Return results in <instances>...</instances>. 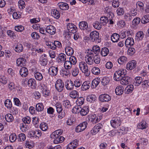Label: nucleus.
Returning <instances> with one entry per match:
<instances>
[{
  "instance_id": "f257e3e1",
  "label": "nucleus",
  "mask_w": 149,
  "mask_h": 149,
  "mask_svg": "<svg viewBox=\"0 0 149 149\" xmlns=\"http://www.w3.org/2000/svg\"><path fill=\"white\" fill-rule=\"evenodd\" d=\"M126 74V70L121 69L117 70L115 73L114 75V80L116 81H119L121 80Z\"/></svg>"
},
{
  "instance_id": "f03ea898",
  "label": "nucleus",
  "mask_w": 149,
  "mask_h": 149,
  "mask_svg": "<svg viewBox=\"0 0 149 149\" xmlns=\"http://www.w3.org/2000/svg\"><path fill=\"white\" fill-rule=\"evenodd\" d=\"M79 68L82 72L84 73L86 76H89L90 72L88 70L87 64L84 62L81 61L79 64Z\"/></svg>"
},
{
  "instance_id": "7ed1b4c3",
  "label": "nucleus",
  "mask_w": 149,
  "mask_h": 149,
  "mask_svg": "<svg viewBox=\"0 0 149 149\" xmlns=\"http://www.w3.org/2000/svg\"><path fill=\"white\" fill-rule=\"evenodd\" d=\"M90 39L92 41L96 43H99L100 42L99 39V34L96 31H94L91 33Z\"/></svg>"
},
{
  "instance_id": "20e7f679",
  "label": "nucleus",
  "mask_w": 149,
  "mask_h": 149,
  "mask_svg": "<svg viewBox=\"0 0 149 149\" xmlns=\"http://www.w3.org/2000/svg\"><path fill=\"white\" fill-rule=\"evenodd\" d=\"M121 123V120L118 117H115L112 118L111 121V124L113 128H116L119 126Z\"/></svg>"
},
{
  "instance_id": "39448f33",
  "label": "nucleus",
  "mask_w": 149,
  "mask_h": 149,
  "mask_svg": "<svg viewBox=\"0 0 149 149\" xmlns=\"http://www.w3.org/2000/svg\"><path fill=\"white\" fill-rule=\"evenodd\" d=\"M55 87L56 89L59 92L62 91L64 87L63 82L61 79L57 80L56 82Z\"/></svg>"
},
{
  "instance_id": "423d86ee",
  "label": "nucleus",
  "mask_w": 149,
  "mask_h": 149,
  "mask_svg": "<svg viewBox=\"0 0 149 149\" xmlns=\"http://www.w3.org/2000/svg\"><path fill=\"white\" fill-rule=\"evenodd\" d=\"M87 124L86 122H84L80 123L76 127L75 131L79 133L84 130L86 128Z\"/></svg>"
},
{
  "instance_id": "0eeeda50",
  "label": "nucleus",
  "mask_w": 149,
  "mask_h": 149,
  "mask_svg": "<svg viewBox=\"0 0 149 149\" xmlns=\"http://www.w3.org/2000/svg\"><path fill=\"white\" fill-rule=\"evenodd\" d=\"M58 68L57 66H52L48 70L49 74L52 76L56 75L58 74Z\"/></svg>"
},
{
  "instance_id": "6e6552de",
  "label": "nucleus",
  "mask_w": 149,
  "mask_h": 149,
  "mask_svg": "<svg viewBox=\"0 0 149 149\" xmlns=\"http://www.w3.org/2000/svg\"><path fill=\"white\" fill-rule=\"evenodd\" d=\"M103 126L102 124L98 123L96 125L91 131V133L93 135H95L102 128Z\"/></svg>"
},
{
  "instance_id": "1a4fd4ad",
  "label": "nucleus",
  "mask_w": 149,
  "mask_h": 149,
  "mask_svg": "<svg viewBox=\"0 0 149 149\" xmlns=\"http://www.w3.org/2000/svg\"><path fill=\"white\" fill-rule=\"evenodd\" d=\"M99 99L102 102H108L111 100V97L109 95L104 94L100 96Z\"/></svg>"
},
{
  "instance_id": "9d476101",
  "label": "nucleus",
  "mask_w": 149,
  "mask_h": 149,
  "mask_svg": "<svg viewBox=\"0 0 149 149\" xmlns=\"http://www.w3.org/2000/svg\"><path fill=\"white\" fill-rule=\"evenodd\" d=\"M67 28L68 31L72 33L76 32L77 28L76 26L72 23H68L67 25Z\"/></svg>"
},
{
  "instance_id": "9b49d317",
  "label": "nucleus",
  "mask_w": 149,
  "mask_h": 149,
  "mask_svg": "<svg viewBox=\"0 0 149 149\" xmlns=\"http://www.w3.org/2000/svg\"><path fill=\"white\" fill-rule=\"evenodd\" d=\"M131 78L128 77L123 76L121 80H119L120 83L122 85H126L130 82Z\"/></svg>"
},
{
  "instance_id": "f8f14e48",
  "label": "nucleus",
  "mask_w": 149,
  "mask_h": 149,
  "mask_svg": "<svg viewBox=\"0 0 149 149\" xmlns=\"http://www.w3.org/2000/svg\"><path fill=\"white\" fill-rule=\"evenodd\" d=\"M136 62L134 60L130 61L127 64L126 69L128 70H131L136 67Z\"/></svg>"
},
{
  "instance_id": "ddd939ff",
  "label": "nucleus",
  "mask_w": 149,
  "mask_h": 149,
  "mask_svg": "<svg viewBox=\"0 0 149 149\" xmlns=\"http://www.w3.org/2000/svg\"><path fill=\"white\" fill-rule=\"evenodd\" d=\"M48 61L46 54H44L41 56L39 59V62L41 65H46Z\"/></svg>"
},
{
  "instance_id": "4468645a",
  "label": "nucleus",
  "mask_w": 149,
  "mask_h": 149,
  "mask_svg": "<svg viewBox=\"0 0 149 149\" xmlns=\"http://www.w3.org/2000/svg\"><path fill=\"white\" fill-rule=\"evenodd\" d=\"M46 30L47 32L51 35L55 34L56 32L55 28L51 25L47 26L46 28Z\"/></svg>"
},
{
  "instance_id": "2eb2a0df",
  "label": "nucleus",
  "mask_w": 149,
  "mask_h": 149,
  "mask_svg": "<svg viewBox=\"0 0 149 149\" xmlns=\"http://www.w3.org/2000/svg\"><path fill=\"white\" fill-rule=\"evenodd\" d=\"M26 62V59L23 58H18L16 61V64L18 66L22 67L25 65Z\"/></svg>"
},
{
  "instance_id": "dca6fc26",
  "label": "nucleus",
  "mask_w": 149,
  "mask_h": 149,
  "mask_svg": "<svg viewBox=\"0 0 149 149\" xmlns=\"http://www.w3.org/2000/svg\"><path fill=\"white\" fill-rule=\"evenodd\" d=\"M65 86L67 90H71L74 88V84L72 81L67 80L65 82Z\"/></svg>"
},
{
  "instance_id": "f3484780",
  "label": "nucleus",
  "mask_w": 149,
  "mask_h": 149,
  "mask_svg": "<svg viewBox=\"0 0 149 149\" xmlns=\"http://www.w3.org/2000/svg\"><path fill=\"white\" fill-rule=\"evenodd\" d=\"M13 48L15 51L18 53L22 52L23 49V45L20 43H18L17 45L13 46Z\"/></svg>"
},
{
  "instance_id": "a211bd4d",
  "label": "nucleus",
  "mask_w": 149,
  "mask_h": 149,
  "mask_svg": "<svg viewBox=\"0 0 149 149\" xmlns=\"http://www.w3.org/2000/svg\"><path fill=\"white\" fill-rule=\"evenodd\" d=\"M58 6L61 10H68L69 8L68 4L64 2H60L57 4Z\"/></svg>"
},
{
  "instance_id": "6ab92c4d",
  "label": "nucleus",
  "mask_w": 149,
  "mask_h": 149,
  "mask_svg": "<svg viewBox=\"0 0 149 149\" xmlns=\"http://www.w3.org/2000/svg\"><path fill=\"white\" fill-rule=\"evenodd\" d=\"M19 74L22 77H26L28 74V69L25 67L22 68L20 70Z\"/></svg>"
},
{
  "instance_id": "aec40b11",
  "label": "nucleus",
  "mask_w": 149,
  "mask_h": 149,
  "mask_svg": "<svg viewBox=\"0 0 149 149\" xmlns=\"http://www.w3.org/2000/svg\"><path fill=\"white\" fill-rule=\"evenodd\" d=\"M80 114L82 116H84L86 115L89 111V107L88 106L83 107L81 108Z\"/></svg>"
},
{
  "instance_id": "412c9836",
  "label": "nucleus",
  "mask_w": 149,
  "mask_h": 149,
  "mask_svg": "<svg viewBox=\"0 0 149 149\" xmlns=\"http://www.w3.org/2000/svg\"><path fill=\"white\" fill-rule=\"evenodd\" d=\"M125 46L127 47H129L133 45L134 41L133 39L132 38H128L125 41Z\"/></svg>"
},
{
  "instance_id": "4be33fe9",
  "label": "nucleus",
  "mask_w": 149,
  "mask_h": 149,
  "mask_svg": "<svg viewBox=\"0 0 149 149\" xmlns=\"http://www.w3.org/2000/svg\"><path fill=\"white\" fill-rule=\"evenodd\" d=\"M28 85L32 88H35L36 86V80L32 78L29 79L28 81Z\"/></svg>"
},
{
  "instance_id": "5701e85b",
  "label": "nucleus",
  "mask_w": 149,
  "mask_h": 149,
  "mask_svg": "<svg viewBox=\"0 0 149 149\" xmlns=\"http://www.w3.org/2000/svg\"><path fill=\"white\" fill-rule=\"evenodd\" d=\"M115 91L117 95H121L123 93L124 88L121 86H118L116 88Z\"/></svg>"
},
{
  "instance_id": "b1692460",
  "label": "nucleus",
  "mask_w": 149,
  "mask_h": 149,
  "mask_svg": "<svg viewBox=\"0 0 149 149\" xmlns=\"http://www.w3.org/2000/svg\"><path fill=\"white\" fill-rule=\"evenodd\" d=\"M100 81V79L98 78H96L94 79L92 82L91 88H95L98 85Z\"/></svg>"
},
{
  "instance_id": "393cba45",
  "label": "nucleus",
  "mask_w": 149,
  "mask_h": 149,
  "mask_svg": "<svg viewBox=\"0 0 149 149\" xmlns=\"http://www.w3.org/2000/svg\"><path fill=\"white\" fill-rule=\"evenodd\" d=\"M79 27L81 29H86L88 28V23L85 21L81 22L79 23Z\"/></svg>"
},
{
  "instance_id": "a878e982",
  "label": "nucleus",
  "mask_w": 149,
  "mask_h": 149,
  "mask_svg": "<svg viewBox=\"0 0 149 149\" xmlns=\"http://www.w3.org/2000/svg\"><path fill=\"white\" fill-rule=\"evenodd\" d=\"M89 120L93 124L96 123L100 120V119L98 118H96V116L95 114L91 115L90 117H89Z\"/></svg>"
},
{
  "instance_id": "bb28decb",
  "label": "nucleus",
  "mask_w": 149,
  "mask_h": 149,
  "mask_svg": "<svg viewBox=\"0 0 149 149\" xmlns=\"http://www.w3.org/2000/svg\"><path fill=\"white\" fill-rule=\"evenodd\" d=\"M62 133L63 131L62 130H57L52 133L51 135V137L54 138V137H57L60 136Z\"/></svg>"
},
{
  "instance_id": "cd10ccee",
  "label": "nucleus",
  "mask_w": 149,
  "mask_h": 149,
  "mask_svg": "<svg viewBox=\"0 0 149 149\" xmlns=\"http://www.w3.org/2000/svg\"><path fill=\"white\" fill-rule=\"evenodd\" d=\"M90 81H85L82 86V89L83 90H86L88 89L91 86Z\"/></svg>"
},
{
  "instance_id": "c85d7f7f",
  "label": "nucleus",
  "mask_w": 149,
  "mask_h": 149,
  "mask_svg": "<svg viewBox=\"0 0 149 149\" xmlns=\"http://www.w3.org/2000/svg\"><path fill=\"white\" fill-rule=\"evenodd\" d=\"M65 50L66 54L68 56H71L73 54V49L69 46H66L65 48Z\"/></svg>"
},
{
  "instance_id": "c756f323",
  "label": "nucleus",
  "mask_w": 149,
  "mask_h": 149,
  "mask_svg": "<svg viewBox=\"0 0 149 149\" xmlns=\"http://www.w3.org/2000/svg\"><path fill=\"white\" fill-rule=\"evenodd\" d=\"M69 95L70 97L73 99L77 98L79 96L78 92L76 90H73L70 92Z\"/></svg>"
},
{
  "instance_id": "7c9ffc66",
  "label": "nucleus",
  "mask_w": 149,
  "mask_h": 149,
  "mask_svg": "<svg viewBox=\"0 0 149 149\" xmlns=\"http://www.w3.org/2000/svg\"><path fill=\"white\" fill-rule=\"evenodd\" d=\"M134 90V86L132 85L128 86L125 88V92L126 94L132 93Z\"/></svg>"
},
{
  "instance_id": "2f4dec72",
  "label": "nucleus",
  "mask_w": 149,
  "mask_h": 149,
  "mask_svg": "<svg viewBox=\"0 0 149 149\" xmlns=\"http://www.w3.org/2000/svg\"><path fill=\"white\" fill-rule=\"evenodd\" d=\"M143 79L141 77H136L134 79V84L136 86H139L142 81Z\"/></svg>"
},
{
  "instance_id": "473e14b6",
  "label": "nucleus",
  "mask_w": 149,
  "mask_h": 149,
  "mask_svg": "<svg viewBox=\"0 0 149 149\" xmlns=\"http://www.w3.org/2000/svg\"><path fill=\"white\" fill-rule=\"evenodd\" d=\"M55 139L54 141V142L55 144H58L59 143H61L64 140V138L62 136H59L57 137H54Z\"/></svg>"
},
{
  "instance_id": "72a5a7b5",
  "label": "nucleus",
  "mask_w": 149,
  "mask_h": 149,
  "mask_svg": "<svg viewBox=\"0 0 149 149\" xmlns=\"http://www.w3.org/2000/svg\"><path fill=\"white\" fill-rule=\"evenodd\" d=\"M66 59V55L63 53H61L59 54L58 56V60L59 61L61 62H65Z\"/></svg>"
},
{
  "instance_id": "f704fd0d",
  "label": "nucleus",
  "mask_w": 149,
  "mask_h": 149,
  "mask_svg": "<svg viewBox=\"0 0 149 149\" xmlns=\"http://www.w3.org/2000/svg\"><path fill=\"white\" fill-rule=\"evenodd\" d=\"M119 38V35L118 34L114 33L111 36V39L113 42H115L118 41Z\"/></svg>"
},
{
  "instance_id": "c9c22d12",
  "label": "nucleus",
  "mask_w": 149,
  "mask_h": 149,
  "mask_svg": "<svg viewBox=\"0 0 149 149\" xmlns=\"http://www.w3.org/2000/svg\"><path fill=\"white\" fill-rule=\"evenodd\" d=\"M34 76L36 80L41 81L42 79L43 76L40 73L37 71L34 72Z\"/></svg>"
},
{
  "instance_id": "e433bc0d",
  "label": "nucleus",
  "mask_w": 149,
  "mask_h": 149,
  "mask_svg": "<svg viewBox=\"0 0 149 149\" xmlns=\"http://www.w3.org/2000/svg\"><path fill=\"white\" fill-rule=\"evenodd\" d=\"M108 21L107 17L106 16L102 17L100 19V22L101 24L105 25L107 24Z\"/></svg>"
},
{
  "instance_id": "4c0bfd02",
  "label": "nucleus",
  "mask_w": 149,
  "mask_h": 149,
  "mask_svg": "<svg viewBox=\"0 0 149 149\" xmlns=\"http://www.w3.org/2000/svg\"><path fill=\"white\" fill-rule=\"evenodd\" d=\"M5 118L6 121L8 122H12L14 119L13 116L10 113L6 114L5 116Z\"/></svg>"
},
{
  "instance_id": "58836bf2",
  "label": "nucleus",
  "mask_w": 149,
  "mask_h": 149,
  "mask_svg": "<svg viewBox=\"0 0 149 149\" xmlns=\"http://www.w3.org/2000/svg\"><path fill=\"white\" fill-rule=\"evenodd\" d=\"M93 56L86 55L85 57V60L86 63L90 65H91L93 63Z\"/></svg>"
},
{
  "instance_id": "ea45409f",
  "label": "nucleus",
  "mask_w": 149,
  "mask_h": 149,
  "mask_svg": "<svg viewBox=\"0 0 149 149\" xmlns=\"http://www.w3.org/2000/svg\"><path fill=\"white\" fill-rule=\"evenodd\" d=\"M97 97L95 95H91L88 96L87 98V101L90 102H93L96 100Z\"/></svg>"
},
{
  "instance_id": "a19ab883",
  "label": "nucleus",
  "mask_w": 149,
  "mask_h": 149,
  "mask_svg": "<svg viewBox=\"0 0 149 149\" xmlns=\"http://www.w3.org/2000/svg\"><path fill=\"white\" fill-rule=\"evenodd\" d=\"M143 37V33L142 31H140L138 32L136 34V39L137 40H142Z\"/></svg>"
},
{
  "instance_id": "79ce46f5",
  "label": "nucleus",
  "mask_w": 149,
  "mask_h": 149,
  "mask_svg": "<svg viewBox=\"0 0 149 149\" xmlns=\"http://www.w3.org/2000/svg\"><path fill=\"white\" fill-rule=\"evenodd\" d=\"M51 13L52 16L56 19H58L60 17L59 12L56 10H53Z\"/></svg>"
},
{
  "instance_id": "37998d69",
  "label": "nucleus",
  "mask_w": 149,
  "mask_h": 149,
  "mask_svg": "<svg viewBox=\"0 0 149 149\" xmlns=\"http://www.w3.org/2000/svg\"><path fill=\"white\" fill-rule=\"evenodd\" d=\"M110 81L109 77H104L101 80V83L102 85L105 86L108 84Z\"/></svg>"
},
{
  "instance_id": "c03bdc74",
  "label": "nucleus",
  "mask_w": 149,
  "mask_h": 149,
  "mask_svg": "<svg viewBox=\"0 0 149 149\" xmlns=\"http://www.w3.org/2000/svg\"><path fill=\"white\" fill-rule=\"evenodd\" d=\"M127 60V58L125 56H122L120 57L118 59V62L120 64H123L126 62Z\"/></svg>"
},
{
  "instance_id": "a18cd8bd",
  "label": "nucleus",
  "mask_w": 149,
  "mask_h": 149,
  "mask_svg": "<svg viewBox=\"0 0 149 149\" xmlns=\"http://www.w3.org/2000/svg\"><path fill=\"white\" fill-rule=\"evenodd\" d=\"M109 52V51L108 49L105 47L102 49L100 54L102 56H105L107 55Z\"/></svg>"
},
{
  "instance_id": "49530a36",
  "label": "nucleus",
  "mask_w": 149,
  "mask_h": 149,
  "mask_svg": "<svg viewBox=\"0 0 149 149\" xmlns=\"http://www.w3.org/2000/svg\"><path fill=\"white\" fill-rule=\"evenodd\" d=\"M36 108L38 111H41L44 109V106L42 103H38L36 104Z\"/></svg>"
},
{
  "instance_id": "de8ad7c7",
  "label": "nucleus",
  "mask_w": 149,
  "mask_h": 149,
  "mask_svg": "<svg viewBox=\"0 0 149 149\" xmlns=\"http://www.w3.org/2000/svg\"><path fill=\"white\" fill-rule=\"evenodd\" d=\"M25 146L27 148H31L34 146V144L33 142L27 140L26 141Z\"/></svg>"
},
{
  "instance_id": "09e8293b",
  "label": "nucleus",
  "mask_w": 149,
  "mask_h": 149,
  "mask_svg": "<svg viewBox=\"0 0 149 149\" xmlns=\"http://www.w3.org/2000/svg\"><path fill=\"white\" fill-rule=\"evenodd\" d=\"M73 65L69 61H65L64 62V67L66 69H70Z\"/></svg>"
},
{
  "instance_id": "8fccbe9b",
  "label": "nucleus",
  "mask_w": 149,
  "mask_h": 149,
  "mask_svg": "<svg viewBox=\"0 0 149 149\" xmlns=\"http://www.w3.org/2000/svg\"><path fill=\"white\" fill-rule=\"evenodd\" d=\"M147 127L146 122L144 121H142L138 126V127L141 129H145Z\"/></svg>"
},
{
  "instance_id": "3c124183",
  "label": "nucleus",
  "mask_w": 149,
  "mask_h": 149,
  "mask_svg": "<svg viewBox=\"0 0 149 149\" xmlns=\"http://www.w3.org/2000/svg\"><path fill=\"white\" fill-rule=\"evenodd\" d=\"M55 107L57 112L58 113H60L63 110L62 106L60 103H57L55 104Z\"/></svg>"
},
{
  "instance_id": "603ef678",
  "label": "nucleus",
  "mask_w": 149,
  "mask_h": 149,
  "mask_svg": "<svg viewBox=\"0 0 149 149\" xmlns=\"http://www.w3.org/2000/svg\"><path fill=\"white\" fill-rule=\"evenodd\" d=\"M84 98L83 97H80L77 99L76 101V103L78 105L81 106L84 103Z\"/></svg>"
},
{
  "instance_id": "864d4df0",
  "label": "nucleus",
  "mask_w": 149,
  "mask_h": 149,
  "mask_svg": "<svg viewBox=\"0 0 149 149\" xmlns=\"http://www.w3.org/2000/svg\"><path fill=\"white\" fill-rule=\"evenodd\" d=\"M18 136V138H17V139L19 141H24L26 139V135L24 133H21L19 134Z\"/></svg>"
},
{
  "instance_id": "5fc2aeb1",
  "label": "nucleus",
  "mask_w": 149,
  "mask_h": 149,
  "mask_svg": "<svg viewBox=\"0 0 149 149\" xmlns=\"http://www.w3.org/2000/svg\"><path fill=\"white\" fill-rule=\"evenodd\" d=\"M92 73L95 74L97 75L100 74V70L99 68L96 67H94L91 70Z\"/></svg>"
},
{
  "instance_id": "6e6d98bb",
  "label": "nucleus",
  "mask_w": 149,
  "mask_h": 149,
  "mask_svg": "<svg viewBox=\"0 0 149 149\" xmlns=\"http://www.w3.org/2000/svg\"><path fill=\"white\" fill-rule=\"evenodd\" d=\"M149 22V16L148 15H146L143 16L141 19V22L143 24H146Z\"/></svg>"
},
{
  "instance_id": "4d7b16f0",
  "label": "nucleus",
  "mask_w": 149,
  "mask_h": 149,
  "mask_svg": "<svg viewBox=\"0 0 149 149\" xmlns=\"http://www.w3.org/2000/svg\"><path fill=\"white\" fill-rule=\"evenodd\" d=\"M137 8H139L141 10H143L144 8L143 3L141 1H138L136 4Z\"/></svg>"
},
{
  "instance_id": "13d9d810",
  "label": "nucleus",
  "mask_w": 149,
  "mask_h": 149,
  "mask_svg": "<svg viewBox=\"0 0 149 149\" xmlns=\"http://www.w3.org/2000/svg\"><path fill=\"white\" fill-rule=\"evenodd\" d=\"M17 136L14 133L11 134L9 137L10 141L11 142H14L17 139Z\"/></svg>"
},
{
  "instance_id": "bf43d9fd",
  "label": "nucleus",
  "mask_w": 149,
  "mask_h": 149,
  "mask_svg": "<svg viewBox=\"0 0 149 149\" xmlns=\"http://www.w3.org/2000/svg\"><path fill=\"white\" fill-rule=\"evenodd\" d=\"M92 50L93 51V53L96 54V55H97L99 54L100 52V48L98 46H94L93 47Z\"/></svg>"
},
{
  "instance_id": "052dcab7",
  "label": "nucleus",
  "mask_w": 149,
  "mask_h": 149,
  "mask_svg": "<svg viewBox=\"0 0 149 149\" xmlns=\"http://www.w3.org/2000/svg\"><path fill=\"white\" fill-rule=\"evenodd\" d=\"M124 19L126 21H130L132 19V15L130 14L127 13L124 16Z\"/></svg>"
},
{
  "instance_id": "680f3d73",
  "label": "nucleus",
  "mask_w": 149,
  "mask_h": 149,
  "mask_svg": "<svg viewBox=\"0 0 149 149\" xmlns=\"http://www.w3.org/2000/svg\"><path fill=\"white\" fill-rule=\"evenodd\" d=\"M40 129L43 131L46 130L48 128L47 124L45 123H42L40 125Z\"/></svg>"
},
{
  "instance_id": "e2e57ef3",
  "label": "nucleus",
  "mask_w": 149,
  "mask_h": 149,
  "mask_svg": "<svg viewBox=\"0 0 149 149\" xmlns=\"http://www.w3.org/2000/svg\"><path fill=\"white\" fill-rule=\"evenodd\" d=\"M5 106L8 108H10L12 107L11 101L9 99H6L4 102Z\"/></svg>"
},
{
  "instance_id": "0e129e2a",
  "label": "nucleus",
  "mask_w": 149,
  "mask_h": 149,
  "mask_svg": "<svg viewBox=\"0 0 149 149\" xmlns=\"http://www.w3.org/2000/svg\"><path fill=\"white\" fill-rule=\"evenodd\" d=\"M102 25L100 24L99 22L98 21H96L93 24V26L94 28L98 30H99L101 28Z\"/></svg>"
},
{
  "instance_id": "69168bd1",
  "label": "nucleus",
  "mask_w": 149,
  "mask_h": 149,
  "mask_svg": "<svg viewBox=\"0 0 149 149\" xmlns=\"http://www.w3.org/2000/svg\"><path fill=\"white\" fill-rule=\"evenodd\" d=\"M63 105L65 108L67 109L70 108L71 106L70 101L68 100H65L63 102Z\"/></svg>"
},
{
  "instance_id": "338daca9",
  "label": "nucleus",
  "mask_w": 149,
  "mask_h": 149,
  "mask_svg": "<svg viewBox=\"0 0 149 149\" xmlns=\"http://www.w3.org/2000/svg\"><path fill=\"white\" fill-rule=\"evenodd\" d=\"M0 82L3 84H6L7 82V79L5 76L0 75Z\"/></svg>"
},
{
  "instance_id": "774afa93",
  "label": "nucleus",
  "mask_w": 149,
  "mask_h": 149,
  "mask_svg": "<svg viewBox=\"0 0 149 149\" xmlns=\"http://www.w3.org/2000/svg\"><path fill=\"white\" fill-rule=\"evenodd\" d=\"M69 61L73 65H75L77 63V60L76 57L74 56H71L69 58Z\"/></svg>"
}]
</instances>
